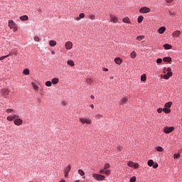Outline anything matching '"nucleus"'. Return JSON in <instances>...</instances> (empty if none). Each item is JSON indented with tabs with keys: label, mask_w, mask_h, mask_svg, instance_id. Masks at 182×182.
I'll return each mask as SVG.
<instances>
[{
	"label": "nucleus",
	"mask_w": 182,
	"mask_h": 182,
	"mask_svg": "<svg viewBox=\"0 0 182 182\" xmlns=\"http://www.w3.org/2000/svg\"><path fill=\"white\" fill-rule=\"evenodd\" d=\"M161 63H162V59L161 58H157L156 63L157 64H161Z\"/></svg>",
	"instance_id": "nucleus-47"
},
{
	"label": "nucleus",
	"mask_w": 182,
	"mask_h": 182,
	"mask_svg": "<svg viewBox=\"0 0 182 182\" xmlns=\"http://www.w3.org/2000/svg\"><path fill=\"white\" fill-rule=\"evenodd\" d=\"M65 48L67 50H70L73 48V43L70 41L65 42Z\"/></svg>",
	"instance_id": "nucleus-11"
},
{
	"label": "nucleus",
	"mask_w": 182,
	"mask_h": 182,
	"mask_svg": "<svg viewBox=\"0 0 182 182\" xmlns=\"http://www.w3.org/2000/svg\"><path fill=\"white\" fill-rule=\"evenodd\" d=\"M78 18H85V14L81 13V14L79 15Z\"/></svg>",
	"instance_id": "nucleus-49"
},
{
	"label": "nucleus",
	"mask_w": 182,
	"mask_h": 182,
	"mask_svg": "<svg viewBox=\"0 0 182 182\" xmlns=\"http://www.w3.org/2000/svg\"><path fill=\"white\" fill-rule=\"evenodd\" d=\"M33 40L35 42H41V39L38 36H34Z\"/></svg>",
	"instance_id": "nucleus-39"
},
{
	"label": "nucleus",
	"mask_w": 182,
	"mask_h": 182,
	"mask_svg": "<svg viewBox=\"0 0 182 182\" xmlns=\"http://www.w3.org/2000/svg\"><path fill=\"white\" fill-rule=\"evenodd\" d=\"M9 93H10L9 88H3L0 91V95L4 98H6V96L9 95Z\"/></svg>",
	"instance_id": "nucleus-4"
},
{
	"label": "nucleus",
	"mask_w": 182,
	"mask_h": 182,
	"mask_svg": "<svg viewBox=\"0 0 182 182\" xmlns=\"http://www.w3.org/2000/svg\"><path fill=\"white\" fill-rule=\"evenodd\" d=\"M172 105H173L172 102H167L165 104L164 108L170 109Z\"/></svg>",
	"instance_id": "nucleus-21"
},
{
	"label": "nucleus",
	"mask_w": 182,
	"mask_h": 182,
	"mask_svg": "<svg viewBox=\"0 0 182 182\" xmlns=\"http://www.w3.org/2000/svg\"><path fill=\"white\" fill-rule=\"evenodd\" d=\"M109 21L114 23H118L119 19L115 15L109 14Z\"/></svg>",
	"instance_id": "nucleus-6"
},
{
	"label": "nucleus",
	"mask_w": 182,
	"mask_h": 182,
	"mask_svg": "<svg viewBox=\"0 0 182 182\" xmlns=\"http://www.w3.org/2000/svg\"><path fill=\"white\" fill-rule=\"evenodd\" d=\"M100 173H105V170H100Z\"/></svg>",
	"instance_id": "nucleus-57"
},
{
	"label": "nucleus",
	"mask_w": 182,
	"mask_h": 182,
	"mask_svg": "<svg viewBox=\"0 0 182 182\" xmlns=\"http://www.w3.org/2000/svg\"><path fill=\"white\" fill-rule=\"evenodd\" d=\"M136 51H132V52L131 53V58L134 59V58H136Z\"/></svg>",
	"instance_id": "nucleus-33"
},
{
	"label": "nucleus",
	"mask_w": 182,
	"mask_h": 182,
	"mask_svg": "<svg viewBox=\"0 0 182 182\" xmlns=\"http://www.w3.org/2000/svg\"><path fill=\"white\" fill-rule=\"evenodd\" d=\"M62 105H64V106H65V105H66V103H65V102H62Z\"/></svg>",
	"instance_id": "nucleus-61"
},
{
	"label": "nucleus",
	"mask_w": 182,
	"mask_h": 182,
	"mask_svg": "<svg viewBox=\"0 0 182 182\" xmlns=\"http://www.w3.org/2000/svg\"><path fill=\"white\" fill-rule=\"evenodd\" d=\"M15 111L14 110V109H7L6 110V112L8 113V114H11V113H13Z\"/></svg>",
	"instance_id": "nucleus-41"
},
{
	"label": "nucleus",
	"mask_w": 182,
	"mask_h": 182,
	"mask_svg": "<svg viewBox=\"0 0 182 182\" xmlns=\"http://www.w3.org/2000/svg\"><path fill=\"white\" fill-rule=\"evenodd\" d=\"M122 22H124V23L131 24V21H129V18L128 17L124 18L122 19Z\"/></svg>",
	"instance_id": "nucleus-23"
},
{
	"label": "nucleus",
	"mask_w": 182,
	"mask_h": 182,
	"mask_svg": "<svg viewBox=\"0 0 182 182\" xmlns=\"http://www.w3.org/2000/svg\"><path fill=\"white\" fill-rule=\"evenodd\" d=\"M155 149H156V151H158V152H163V151H164L163 148H162L161 146H156V147L155 148Z\"/></svg>",
	"instance_id": "nucleus-29"
},
{
	"label": "nucleus",
	"mask_w": 182,
	"mask_h": 182,
	"mask_svg": "<svg viewBox=\"0 0 182 182\" xmlns=\"http://www.w3.org/2000/svg\"><path fill=\"white\" fill-rule=\"evenodd\" d=\"M127 102H128V97H122L121 100V105H126Z\"/></svg>",
	"instance_id": "nucleus-14"
},
{
	"label": "nucleus",
	"mask_w": 182,
	"mask_h": 182,
	"mask_svg": "<svg viewBox=\"0 0 182 182\" xmlns=\"http://www.w3.org/2000/svg\"><path fill=\"white\" fill-rule=\"evenodd\" d=\"M88 18L93 21V20H95V16L94 14H90L88 16Z\"/></svg>",
	"instance_id": "nucleus-38"
},
{
	"label": "nucleus",
	"mask_w": 182,
	"mask_h": 182,
	"mask_svg": "<svg viewBox=\"0 0 182 182\" xmlns=\"http://www.w3.org/2000/svg\"><path fill=\"white\" fill-rule=\"evenodd\" d=\"M90 107L91 109H94V108H95V106H94L93 105H90Z\"/></svg>",
	"instance_id": "nucleus-56"
},
{
	"label": "nucleus",
	"mask_w": 182,
	"mask_h": 182,
	"mask_svg": "<svg viewBox=\"0 0 182 182\" xmlns=\"http://www.w3.org/2000/svg\"><path fill=\"white\" fill-rule=\"evenodd\" d=\"M52 84L53 83L51 81H47L45 82L46 86L49 87L52 86Z\"/></svg>",
	"instance_id": "nucleus-40"
},
{
	"label": "nucleus",
	"mask_w": 182,
	"mask_h": 182,
	"mask_svg": "<svg viewBox=\"0 0 182 182\" xmlns=\"http://www.w3.org/2000/svg\"><path fill=\"white\" fill-rule=\"evenodd\" d=\"M105 174H106V176H110V174H111L110 170H107V171H105Z\"/></svg>",
	"instance_id": "nucleus-48"
},
{
	"label": "nucleus",
	"mask_w": 182,
	"mask_h": 182,
	"mask_svg": "<svg viewBox=\"0 0 182 182\" xmlns=\"http://www.w3.org/2000/svg\"><path fill=\"white\" fill-rule=\"evenodd\" d=\"M127 166H129V167L130 168H134V169H136L137 168L139 167V164L131 161H129L127 162Z\"/></svg>",
	"instance_id": "nucleus-5"
},
{
	"label": "nucleus",
	"mask_w": 182,
	"mask_h": 182,
	"mask_svg": "<svg viewBox=\"0 0 182 182\" xmlns=\"http://www.w3.org/2000/svg\"><path fill=\"white\" fill-rule=\"evenodd\" d=\"M140 80L142 82H146V74L142 75L141 77H140Z\"/></svg>",
	"instance_id": "nucleus-31"
},
{
	"label": "nucleus",
	"mask_w": 182,
	"mask_h": 182,
	"mask_svg": "<svg viewBox=\"0 0 182 182\" xmlns=\"http://www.w3.org/2000/svg\"><path fill=\"white\" fill-rule=\"evenodd\" d=\"M150 12V9L149 7H141L139 9L140 14H149Z\"/></svg>",
	"instance_id": "nucleus-9"
},
{
	"label": "nucleus",
	"mask_w": 182,
	"mask_h": 182,
	"mask_svg": "<svg viewBox=\"0 0 182 182\" xmlns=\"http://www.w3.org/2000/svg\"><path fill=\"white\" fill-rule=\"evenodd\" d=\"M51 54H52V55H55V51H54V50H52V51H51Z\"/></svg>",
	"instance_id": "nucleus-60"
},
{
	"label": "nucleus",
	"mask_w": 182,
	"mask_h": 182,
	"mask_svg": "<svg viewBox=\"0 0 182 182\" xmlns=\"http://www.w3.org/2000/svg\"><path fill=\"white\" fill-rule=\"evenodd\" d=\"M179 157H180V154H173V159H179Z\"/></svg>",
	"instance_id": "nucleus-45"
},
{
	"label": "nucleus",
	"mask_w": 182,
	"mask_h": 182,
	"mask_svg": "<svg viewBox=\"0 0 182 182\" xmlns=\"http://www.w3.org/2000/svg\"><path fill=\"white\" fill-rule=\"evenodd\" d=\"M31 85L33 87V89H34V90L36 91H38L39 90V87L36 84V82H31Z\"/></svg>",
	"instance_id": "nucleus-22"
},
{
	"label": "nucleus",
	"mask_w": 182,
	"mask_h": 182,
	"mask_svg": "<svg viewBox=\"0 0 182 182\" xmlns=\"http://www.w3.org/2000/svg\"><path fill=\"white\" fill-rule=\"evenodd\" d=\"M147 165L149 166L150 167L153 166H154V161L150 159L149 161H148Z\"/></svg>",
	"instance_id": "nucleus-36"
},
{
	"label": "nucleus",
	"mask_w": 182,
	"mask_h": 182,
	"mask_svg": "<svg viewBox=\"0 0 182 182\" xmlns=\"http://www.w3.org/2000/svg\"><path fill=\"white\" fill-rule=\"evenodd\" d=\"M59 82V79H58L57 77L53 78L51 83H53V85H57Z\"/></svg>",
	"instance_id": "nucleus-24"
},
{
	"label": "nucleus",
	"mask_w": 182,
	"mask_h": 182,
	"mask_svg": "<svg viewBox=\"0 0 182 182\" xmlns=\"http://www.w3.org/2000/svg\"><path fill=\"white\" fill-rule=\"evenodd\" d=\"M114 79V77L112 76V77H109V80H113Z\"/></svg>",
	"instance_id": "nucleus-62"
},
{
	"label": "nucleus",
	"mask_w": 182,
	"mask_h": 182,
	"mask_svg": "<svg viewBox=\"0 0 182 182\" xmlns=\"http://www.w3.org/2000/svg\"><path fill=\"white\" fill-rule=\"evenodd\" d=\"M14 125H16L17 127L21 126L23 124V119L21 118H17L14 119Z\"/></svg>",
	"instance_id": "nucleus-10"
},
{
	"label": "nucleus",
	"mask_w": 182,
	"mask_h": 182,
	"mask_svg": "<svg viewBox=\"0 0 182 182\" xmlns=\"http://www.w3.org/2000/svg\"><path fill=\"white\" fill-rule=\"evenodd\" d=\"M169 14H170V16H173L176 15V13L175 12H172L171 11H169Z\"/></svg>",
	"instance_id": "nucleus-50"
},
{
	"label": "nucleus",
	"mask_w": 182,
	"mask_h": 182,
	"mask_svg": "<svg viewBox=\"0 0 182 182\" xmlns=\"http://www.w3.org/2000/svg\"><path fill=\"white\" fill-rule=\"evenodd\" d=\"M95 117L96 119H100L101 118L103 117V116L101 114H96Z\"/></svg>",
	"instance_id": "nucleus-35"
},
{
	"label": "nucleus",
	"mask_w": 182,
	"mask_h": 182,
	"mask_svg": "<svg viewBox=\"0 0 182 182\" xmlns=\"http://www.w3.org/2000/svg\"><path fill=\"white\" fill-rule=\"evenodd\" d=\"M18 117V115L14 114L13 115L8 116V117H6V120H8L9 122H13L14 119H16Z\"/></svg>",
	"instance_id": "nucleus-12"
},
{
	"label": "nucleus",
	"mask_w": 182,
	"mask_h": 182,
	"mask_svg": "<svg viewBox=\"0 0 182 182\" xmlns=\"http://www.w3.org/2000/svg\"><path fill=\"white\" fill-rule=\"evenodd\" d=\"M78 174H80L81 176H85V172L83 171V170L80 169L78 170Z\"/></svg>",
	"instance_id": "nucleus-42"
},
{
	"label": "nucleus",
	"mask_w": 182,
	"mask_h": 182,
	"mask_svg": "<svg viewBox=\"0 0 182 182\" xmlns=\"http://www.w3.org/2000/svg\"><path fill=\"white\" fill-rule=\"evenodd\" d=\"M162 111L165 114H169L170 112H171V110L169 108H163Z\"/></svg>",
	"instance_id": "nucleus-26"
},
{
	"label": "nucleus",
	"mask_w": 182,
	"mask_h": 182,
	"mask_svg": "<svg viewBox=\"0 0 182 182\" xmlns=\"http://www.w3.org/2000/svg\"><path fill=\"white\" fill-rule=\"evenodd\" d=\"M80 19H82V18H80V17L75 18L76 21H79Z\"/></svg>",
	"instance_id": "nucleus-55"
},
{
	"label": "nucleus",
	"mask_w": 182,
	"mask_h": 182,
	"mask_svg": "<svg viewBox=\"0 0 182 182\" xmlns=\"http://www.w3.org/2000/svg\"><path fill=\"white\" fill-rule=\"evenodd\" d=\"M9 58V55L0 57V61Z\"/></svg>",
	"instance_id": "nucleus-46"
},
{
	"label": "nucleus",
	"mask_w": 182,
	"mask_h": 182,
	"mask_svg": "<svg viewBox=\"0 0 182 182\" xmlns=\"http://www.w3.org/2000/svg\"><path fill=\"white\" fill-rule=\"evenodd\" d=\"M166 31V28L164 26H162V27H160L159 29H158V33H159V34H163Z\"/></svg>",
	"instance_id": "nucleus-13"
},
{
	"label": "nucleus",
	"mask_w": 182,
	"mask_h": 182,
	"mask_svg": "<svg viewBox=\"0 0 182 182\" xmlns=\"http://www.w3.org/2000/svg\"><path fill=\"white\" fill-rule=\"evenodd\" d=\"M80 122L82 125H85V124L92 125V121L90 118L81 117L80 118Z\"/></svg>",
	"instance_id": "nucleus-1"
},
{
	"label": "nucleus",
	"mask_w": 182,
	"mask_h": 182,
	"mask_svg": "<svg viewBox=\"0 0 182 182\" xmlns=\"http://www.w3.org/2000/svg\"><path fill=\"white\" fill-rule=\"evenodd\" d=\"M136 176H132L131 179L129 180V182H136Z\"/></svg>",
	"instance_id": "nucleus-44"
},
{
	"label": "nucleus",
	"mask_w": 182,
	"mask_h": 182,
	"mask_svg": "<svg viewBox=\"0 0 182 182\" xmlns=\"http://www.w3.org/2000/svg\"><path fill=\"white\" fill-rule=\"evenodd\" d=\"M117 149H118V151H122V147L121 146H118V148H117Z\"/></svg>",
	"instance_id": "nucleus-54"
},
{
	"label": "nucleus",
	"mask_w": 182,
	"mask_h": 182,
	"mask_svg": "<svg viewBox=\"0 0 182 182\" xmlns=\"http://www.w3.org/2000/svg\"><path fill=\"white\" fill-rule=\"evenodd\" d=\"M110 168V164H109L108 163H107L105 166H104V170H107L108 168Z\"/></svg>",
	"instance_id": "nucleus-43"
},
{
	"label": "nucleus",
	"mask_w": 182,
	"mask_h": 182,
	"mask_svg": "<svg viewBox=\"0 0 182 182\" xmlns=\"http://www.w3.org/2000/svg\"><path fill=\"white\" fill-rule=\"evenodd\" d=\"M142 21H144V16H139V18H137V23H141Z\"/></svg>",
	"instance_id": "nucleus-28"
},
{
	"label": "nucleus",
	"mask_w": 182,
	"mask_h": 182,
	"mask_svg": "<svg viewBox=\"0 0 182 182\" xmlns=\"http://www.w3.org/2000/svg\"><path fill=\"white\" fill-rule=\"evenodd\" d=\"M158 167H159V164H157L153 165V168H156Z\"/></svg>",
	"instance_id": "nucleus-53"
},
{
	"label": "nucleus",
	"mask_w": 182,
	"mask_h": 182,
	"mask_svg": "<svg viewBox=\"0 0 182 182\" xmlns=\"http://www.w3.org/2000/svg\"><path fill=\"white\" fill-rule=\"evenodd\" d=\"M163 112V109L161 108H159L157 109V112L161 114Z\"/></svg>",
	"instance_id": "nucleus-52"
},
{
	"label": "nucleus",
	"mask_w": 182,
	"mask_h": 182,
	"mask_svg": "<svg viewBox=\"0 0 182 182\" xmlns=\"http://www.w3.org/2000/svg\"><path fill=\"white\" fill-rule=\"evenodd\" d=\"M164 49L166 50H169V49H171L172 48V46L171 45H169V44H165L164 46Z\"/></svg>",
	"instance_id": "nucleus-30"
},
{
	"label": "nucleus",
	"mask_w": 182,
	"mask_h": 182,
	"mask_svg": "<svg viewBox=\"0 0 182 182\" xmlns=\"http://www.w3.org/2000/svg\"><path fill=\"white\" fill-rule=\"evenodd\" d=\"M22 73L25 75H28L30 73V71L28 69H24L23 71L22 72Z\"/></svg>",
	"instance_id": "nucleus-32"
},
{
	"label": "nucleus",
	"mask_w": 182,
	"mask_h": 182,
	"mask_svg": "<svg viewBox=\"0 0 182 182\" xmlns=\"http://www.w3.org/2000/svg\"><path fill=\"white\" fill-rule=\"evenodd\" d=\"M180 35H181V31H175L172 33L173 37H176V38L180 36Z\"/></svg>",
	"instance_id": "nucleus-16"
},
{
	"label": "nucleus",
	"mask_w": 182,
	"mask_h": 182,
	"mask_svg": "<svg viewBox=\"0 0 182 182\" xmlns=\"http://www.w3.org/2000/svg\"><path fill=\"white\" fill-rule=\"evenodd\" d=\"M173 131H174V127H165L164 129H163V132L166 134H168L169 133L173 132Z\"/></svg>",
	"instance_id": "nucleus-7"
},
{
	"label": "nucleus",
	"mask_w": 182,
	"mask_h": 182,
	"mask_svg": "<svg viewBox=\"0 0 182 182\" xmlns=\"http://www.w3.org/2000/svg\"><path fill=\"white\" fill-rule=\"evenodd\" d=\"M173 73H167V74L164 75L163 77L165 80H168L170 77H172Z\"/></svg>",
	"instance_id": "nucleus-18"
},
{
	"label": "nucleus",
	"mask_w": 182,
	"mask_h": 182,
	"mask_svg": "<svg viewBox=\"0 0 182 182\" xmlns=\"http://www.w3.org/2000/svg\"><path fill=\"white\" fill-rule=\"evenodd\" d=\"M103 71L104 72H108V69L107 68H105V69H103Z\"/></svg>",
	"instance_id": "nucleus-58"
},
{
	"label": "nucleus",
	"mask_w": 182,
	"mask_h": 182,
	"mask_svg": "<svg viewBox=\"0 0 182 182\" xmlns=\"http://www.w3.org/2000/svg\"><path fill=\"white\" fill-rule=\"evenodd\" d=\"M70 171V164H68V166L65 168V170H63V173L65 174V178H68Z\"/></svg>",
	"instance_id": "nucleus-8"
},
{
	"label": "nucleus",
	"mask_w": 182,
	"mask_h": 182,
	"mask_svg": "<svg viewBox=\"0 0 182 182\" xmlns=\"http://www.w3.org/2000/svg\"><path fill=\"white\" fill-rule=\"evenodd\" d=\"M75 182H80V180H77V181H75Z\"/></svg>",
	"instance_id": "nucleus-64"
},
{
	"label": "nucleus",
	"mask_w": 182,
	"mask_h": 182,
	"mask_svg": "<svg viewBox=\"0 0 182 182\" xmlns=\"http://www.w3.org/2000/svg\"><path fill=\"white\" fill-rule=\"evenodd\" d=\"M60 182H66L65 180H60Z\"/></svg>",
	"instance_id": "nucleus-63"
},
{
	"label": "nucleus",
	"mask_w": 182,
	"mask_h": 182,
	"mask_svg": "<svg viewBox=\"0 0 182 182\" xmlns=\"http://www.w3.org/2000/svg\"><path fill=\"white\" fill-rule=\"evenodd\" d=\"M174 0H166V3L171 4Z\"/></svg>",
	"instance_id": "nucleus-51"
},
{
	"label": "nucleus",
	"mask_w": 182,
	"mask_h": 182,
	"mask_svg": "<svg viewBox=\"0 0 182 182\" xmlns=\"http://www.w3.org/2000/svg\"><path fill=\"white\" fill-rule=\"evenodd\" d=\"M144 39V36H139L136 37V41H141Z\"/></svg>",
	"instance_id": "nucleus-34"
},
{
	"label": "nucleus",
	"mask_w": 182,
	"mask_h": 182,
	"mask_svg": "<svg viewBox=\"0 0 182 182\" xmlns=\"http://www.w3.org/2000/svg\"><path fill=\"white\" fill-rule=\"evenodd\" d=\"M95 95H91V99L95 100Z\"/></svg>",
	"instance_id": "nucleus-59"
},
{
	"label": "nucleus",
	"mask_w": 182,
	"mask_h": 182,
	"mask_svg": "<svg viewBox=\"0 0 182 182\" xmlns=\"http://www.w3.org/2000/svg\"><path fill=\"white\" fill-rule=\"evenodd\" d=\"M92 82H93V80L92 78H88L86 80V83H87V85H92Z\"/></svg>",
	"instance_id": "nucleus-37"
},
{
	"label": "nucleus",
	"mask_w": 182,
	"mask_h": 182,
	"mask_svg": "<svg viewBox=\"0 0 182 182\" xmlns=\"http://www.w3.org/2000/svg\"><path fill=\"white\" fill-rule=\"evenodd\" d=\"M9 29H12L14 32L18 31L16 23L13 20H9L8 21Z\"/></svg>",
	"instance_id": "nucleus-2"
},
{
	"label": "nucleus",
	"mask_w": 182,
	"mask_h": 182,
	"mask_svg": "<svg viewBox=\"0 0 182 182\" xmlns=\"http://www.w3.org/2000/svg\"><path fill=\"white\" fill-rule=\"evenodd\" d=\"M114 63H116V64H117L119 65H120L122 64V59L120 58H114Z\"/></svg>",
	"instance_id": "nucleus-15"
},
{
	"label": "nucleus",
	"mask_w": 182,
	"mask_h": 182,
	"mask_svg": "<svg viewBox=\"0 0 182 182\" xmlns=\"http://www.w3.org/2000/svg\"><path fill=\"white\" fill-rule=\"evenodd\" d=\"M166 72H167V73H172V72H171V68H164V73H166Z\"/></svg>",
	"instance_id": "nucleus-27"
},
{
	"label": "nucleus",
	"mask_w": 182,
	"mask_h": 182,
	"mask_svg": "<svg viewBox=\"0 0 182 182\" xmlns=\"http://www.w3.org/2000/svg\"><path fill=\"white\" fill-rule=\"evenodd\" d=\"M92 177H93L94 179H95L96 181H105V175H100V174H98V173H93Z\"/></svg>",
	"instance_id": "nucleus-3"
},
{
	"label": "nucleus",
	"mask_w": 182,
	"mask_h": 182,
	"mask_svg": "<svg viewBox=\"0 0 182 182\" xmlns=\"http://www.w3.org/2000/svg\"><path fill=\"white\" fill-rule=\"evenodd\" d=\"M163 61H164L165 63H170L172 61V58L171 57H164L163 58Z\"/></svg>",
	"instance_id": "nucleus-20"
},
{
	"label": "nucleus",
	"mask_w": 182,
	"mask_h": 182,
	"mask_svg": "<svg viewBox=\"0 0 182 182\" xmlns=\"http://www.w3.org/2000/svg\"><path fill=\"white\" fill-rule=\"evenodd\" d=\"M19 19H21V21H28V16L26 15L21 16V17H19Z\"/></svg>",
	"instance_id": "nucleus-17"
},
{
	"label": "nucleus",
	"mask_w": 182,
	"mask_h": 182,
	"mask_svg": "<svg viewBox=\"0 0 182 182\" xmlns=\"http://www.w3.org/2000/svg\"><path fill=\"white\" fill-rule=\"evenodd\" d=\"M67 64H68V66H70V67H74L75 66L74 60H68Z\"/></svg>",
	"instance_id": "nucleus-25"
},
{
	"label": "nucleus",
	"mask_w": 182,
	"mask_h": 182,
	"mask_svg": "<svg viewBox=\"0 0 182 182\" xmlns=\"http://www.w3.org/2000/svg\"><path fill=\"white\" fill-rule=\"evenodd\" d=\"M57 45V42L54 40H51L49 41V46L51 47H55Z\"/></svg>",
	"instance_id": "nucleus-19"
}]
</instances>
